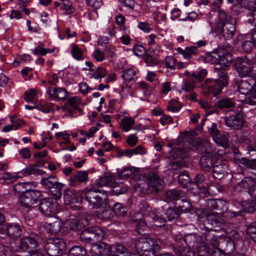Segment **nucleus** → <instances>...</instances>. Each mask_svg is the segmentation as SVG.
<instances>
[{"mask_svg":"<svg viewBox=\"0 0 256 256\" xmlns=\"http://www.w3.org/2000/svg\"><path fill=\"white\" fill-rule=\"evenodd\" d=\"M231 46L226 49L218 47L209 52V70L216 74L217 78H209V97H217L228 84V75L226 72L234 60Z\"/></svg>","mask_w":256,"mask_h":256,"instance_id":"obj_1","label":"nucleus"},{"mask_svg":"<svg viewBox=\"0 0 256 256\" xmlns=\"http://www.w3.org/2000/svg\"><path fill=\"white\" fill-rule=\"evenodd\" d=\"M240 185L249 194L251 198L242 202V210L230 212L229 214L231 218L242 217L246 212H256V182L250 177H246L241 181Z\"/></svg>","mask_w":256,"mask_h":256,"instance_id":"obj_2","label":"nucleus"},{"mask_svg":"<svg viewBox=\"0 0 256 256\" xmlns=\"http://www.w3.org/2000/svg\"><path fill=\"white\" fill-rule=\"evenodd\" d=\"M209 212V256H226V252L222 249L220 246L223 238L220 234V230H223L224 220L218 218L210 217Z\"/></svg>","mask_w":256,"mask_h":256,"instance_id":"obj_3","label":"nucleus"},{"mask_svg":"<svg viewBox=\"0 0 256 256\" xmlns=\"http://www.w3.org/2000/svg\"><path fill=\"white\" fill-rule=\"evenodd\" d=\"M197 134L195 130H190L186 131L182 133V142H186L184 146L180 144V146L178 148H174L172 151V155L174 158H178L182 157L181 154L183 150L187 149H192L200 154L206 152L208 147V142L204 140H198L193 142L192 146L190 144L188 140L191 139L192 136H194Z\"/></svg>","mask_w":256,"mask_h":256,"instance_id":"obj_4","label":"nucleus"},{"mask_svg":"<svg viewBox=\"0 0 256 256\" xmlns=\"http://www.w3.org/2000/svg\"><path fill=\"white\" fill-rule=\"evenodd\" d=\"M84 194L88 202L96 208H100L108 198V193L106 190L94 185L86 188L84 192Z\"/></svg>","mask_w":256,"mask_h":256,"instance_id":"obj_5","label":"nucleus"},{"mask_svg":"<svg viewBox=\"0 0 256 256\" xmlns=\"http://www.w3.org/2000/svg\"><path fill=\"white\" fill-rule=\"evenodd\" d=\"M136 250L138 256H154L160 249L156 240L150 238H140L134 242Z\"/></svg>","mask_w":256,"mask_h":256,"instance_id":"obj_6","label":"nucleus"},{"mask_svg":"<svg viewBox=\"0 0 256 256\" xmlns=\"http://www.w3.org/2000/svg\"><path fill=\"white\" fill-rule=\"evenodd\" d=\"M236 20H232V22H227L223 25L220 24V28L212 27L209 34L218 40H228L232 39L236 32Z\"/></svg>","mask_w":256,"mask_h":256,"instance_id":"obj_7","label":"nucleus"},{"mask_svg":"<svg viewBox=\"0 0 256 256\" xmlns=\"http://www.w3.org/2000/svg\"><path fill=\"white\" fill-rule=\"evenodd\" d=\"M184 240L189 248L196 250L200 256H207L208 254V247L200 236L193 234H187Z\"/></svg>","mask_w":256,"mask_h":256,"instance_id":"obj_8","label":"nucleus"},{"mask_svg":"<svg viewBox=\"0 0 256 256\" xmlns=\"http://www.w3.org/2000/svg\"><path fill=\"white\" fill-rule=\"evenodd\" d=\"M232 55H233L232 54ZM234 60L230 64H232V68L237 72L238 76L241 78L250 77V64L252 60L248 56L238 57L236 60L232 56Z\"/></svg>","mask_w":256,"mask_h":256,"instance_id":"obj_9","label":"nucleus"},{"mask_svg":"<svg viewBox=\"0 0 256 256\" xmlns=\"http://www.w3.org/2000/svg\"><path fill=\"white\" fill-rule=\"evenodd\" d=\"M212 138L216 144L226 149L229 146V136L223 131L218 130L217 124L213 123L210 128H209V137Z\"/></svg>","mask_w":256,"mask_h":256,"instance_id":"obj_10","label":"nucleus"},{"mask_svg":"<svg viewBox=\"0 0 256 256\" xmlns=\"http://www.w3.org/2000/svg\"><path fill=\"white\" fill-rule=\"evenodd\" d=\"M226 125L233 130H240L244 124V114L242 110H232L224 118Z\"/></svg>","mask_w":256,"mask_h":256,"instance_id":"obj_11","label":"nucleus"},{"mask_svg":"<svg viewBox=\"0 0 256 256\" xmlns=\"http://www.w3.org/2000/svg\"><path fill=\"white\" fill-rule=\"evenodd\" d=\"M44 250L49 256H58L66 248V244L62 238L50 239L44 245Z\"/></svg>","mask_w":256,"mask_h":256,"instance_id":"obj_12","label":"nucleus"},{"mask_svg":"<svg viewBox=\"0 0 256 256\" xmlns=\"http://www.w3.org/2000/svg\"><path fill=\"white\" fill-rule=\"evenodd\" d=\"M40 192L34 190L24 192L20 195L19 198L20 204L26 208H34L38 202V198L40 196Z\"/></svg>","mask_w":256,"mask_h":256,"instance_id":"obj_13","label":"nucleus"},{"mask_svg":"<svg viewBox=\"0 0 256 256\" xmlns=\"http://www.w3.org/2000/svg\"><path fill=\"white\" fill-rule=\"evenodd\" d=\"M58 203L51 198L42 200L38 204V210L42 214L50 216H52L57 210Z\"/></svg>","mask_w":256,"mask_h":256,"instance_id":"obj_14","label":"nucleus"},{"mask_svg":"<svg viewBox=\"0 0 256 256\" xmlns=\"http://www.w3.org/2000/svg\"><path fill=\"white\" fill-rule=\"evenodd\" d=\"M22 230L20 224L18 223L6 222L0 228V234H4L14 238L21 236Z\"/></svg>","mask_w":256,"mask_h":256,"instance_id":"obj_15","label":"nucleus"},{"mask_svg":"<svg viewBox=\"0 0 256 256\" xmlns=\"http://www.w3.org/2000/svg\"><path fill=\"white\" fill-rule=\"evenodd\" d=\"M84 198V191L67 190L64 194V199L66 204L70 205L74 204H81Z\"/></svg>","mask_w":256,"mask_h":256,"instance_id":"obj_16","label":"nucleus"},{"mask_svg":"<svg viewBox=\"0 0 256 256\" xmlns=\"http://www.w3.org/2000/svg\"><path fill=\"white\" fill-rule=\"evenodd\" d=\"M211 210H216L220 211V212H223L228 210V202L226 200L220 198H209V212L210 217L222 220L217 216H214L211 212ZM223 220H224V219Z\"/></svg>","mask_w":256,"mask_h":256,"instance_id":"obj_17","label":"nucleus"},{"mask_svg":"<svg viewBox=\"0 0 256 256\" xmlns=\"http://www.w3.org/2000/svg\"><path fill=\"white\" fill-rule=\"evenodd\" d=\"M88 180V174L86 171H78L72 174L68 180V185L71 186H78L82 182Z\"/></svg>","mask_w":256,"mask_h":256,"instance_id":"obj_18","label":"nucleus"},{"mask_svg":"<svg viewBox=\"0 0 256 256\" xmlns=\"http://www.w3.org/2000/svg\"><path fill=\"white\" fill-rule=\"evenodd\" d=\"M136 72L134 68H130L123 70L121 78L122 79V83L127 87H130L137 80Z\"/></svg>","mask_w":256,"mask_h":256,"instance_id":"obj_19","label":"nucleus"},{"mask_svg":"<svg viewBox=\"0 0 256 256\" xmlns=\"http://www.w3.org/2000/svg\"><path fill=\"white\" fill-rule=\"evenodd\" d=\"M90 253L94 256H110L112 254L110 246L103 242L92 246Z\"/></svg>","mask_w":256,"mask_h":256,"instance_id":"obj_20","label":"nucleus"},{"mask_svg":"<svg viewBox=\"0 0 256 256\" xmlns=\"http://www.w3.org/2000/svg\"><path fill=\"white\" fill-rule=\"evenodd\" d=\"M212 154L209 152V160L210 161V166H209V172H212V176L214 178L220 179V178H218L216 176V174L218 176L222 174L224 172V166L220 164V162H218L217 160L216 162L213 161V158H212Z\"/></svg>","mask_w":256,"mask_h":256,"instance_id":"obj_21","label":"nucleus"},{"mask_svg":"<svg viewBox=\"0 0 256 256\" xmlns=\"http://www.w3.org/2000/svg\"><path fill=\"white\" fill-rule=\"evenodd\" d=\"M212 12H214V13L215 12H218V20L214 24H212L211 22H209V26H210L211 29H212V27L220 28V24L224 25L227 22H232V20H235L232 18L225 10H222L220 8H219L218 10H213Z\"/></svg>","mask_w":256,"mask_h":256,"instance_id":"obj_22","label":"nucleus"},{"mask_svg":"<svg viewBox=\"0 0 256 256\" xmlns=\"http://www.w3.org/2000/svg\"><path fill=\"white\" fill-rule=\"evenodd\" d=\"M241 46L243 52L245 53H250L252 50L256 48V44L250 39L249 40L243 38L242 36H238L236 42V46Z\"/></svg>","mask_w":256,"mask_h":256,"instance_id":"obj_23","label":"nucleus"},{"mask_svg":"<svg viewBox=\"0 0 256 256\" xmlns=\"http://www.w3.org/2000/svg\"><path fill=\"white\" fill-rule=\"evenodd\" d=\"M47 92L54 99L64 100L68 96L66 89L62 88H50Z\"/></svg>","mask_w":256,"mask_h":256,"instance_id":"obj_24","label":"nucleus"},{"mask_svg":"<svg viewBox=\"0 0 256 256\" xmlns=\"http://www.w3.org/2000/svg\"><path fill=\"white\" fill-rule=\"evenodd\" d=\"M148 184L156 192L160 190L162 188V182L159 176L154 172H150L148 176Z\"/></svg>","mask_w":256,"mask_h":256,"instance_id":"obj_25","label":"nucleus"},{"mask_svg":"<svg viewBox=\"0 0 256 256\" xmlns=\"http://www.w3.org/2000/svg\"><path fill=\"white\" fill-rule=\"evenodd\" d=\"M105 236V232L102 229L98 226L92 228L90 244H98V242L102 241Z\"/></svg>","mask_w":256,"mask_h":256,"instance_id":"obj_26","label":"nucleus"},{"mask_svg":"<svg viewBox=\"0 0 256 256\" xmlns=\"http://www.w3.org/2000/svg\"><path fill=\"white\" fill-rule=\"evenodd\" d=\"M35 186L34 182H20L14 186V190L18 194H22L24 192L34 190Z\"/></svg>","mask_w":256,"mask_h":256,"instance_id":"obj_27","label":"nucleus"},{"mask_svg":"<svg viewBox=\"0 0 256 256\" xmlns=\"http://www.w3.org/2000/svg\"><path fill=\"white\" fill-rule=\"evenodd\" d=\"M115 180L114 176H106L98 179L94 186L101 188L102 186H113L114 184Z\"/></svg>","mask_w":256,"mask_h":256,"instance_id":"obj_28","label":"nucleus"},{"mask_svg":"<svg viewBox=\"0 0 256 256\" xmlns=\"http://www.w3.org/2000/svg\"><path fill=\"white\" fill-rule=\"evenodd\" d=\"M41 184L47 188H51L54 186L60 188L64 186L62 184L58 182L56 178L54 176L42 178L41 180Z\"/></svg>","mask_w":256,"mask_h":256,"instance_id":"obj_29","label":"nucleus"},{"mask_svg":"<svg viewBox=\"0 0 256 256\" xmlns=\"http://www.w3.org/2000/svg\"><path fill=\"white\" fill-rule=\"evenodd\" d=\"M146 218H148V220L152 225L156 227L163 226L165 225L166 222V219L152 212L148 216H146Z\"/></svg>","mask_w":256,"mask_h":256,"instance_id":"obj_30","label":"nucleus"},{"mask_svg":"<svg viewBox=\"0 0 256 256\" xmlns=\"http://www.w3.org/2000/svg\"><path fill=\"white\" fill-rule=\"evenodd\" d=\"M236 104V103L230 98H224L218 100L216 104V106L222 110H230Z\"/></svg>","mask_w":256,"mask_h":256,"instance_id":"obj_31","label":"nucleus"},{"mask_svg":"<svg viewBox=\"0 0 256 256\" xmlns=\"http://www.w3.org/2000/svg\"><path fill=\"white\" fill-rule=\"evenodd\" d=\"M252 84L246 80H241L238 86V92L242 94H252Z\"/></svg>","mask_w":256,"mask_h":256,"instance_id":"obj_32","label":"nucleus"},{"mask_svg":"<svg viewBox=\"0 0 256 256\" xmlns=\"http://www.w3.org/2000/svg\"><path fill=\"white\" fill-rule=\"evenodd\" d=\"M111 255L115 256H124L126 254H129L127 252V248L122 244H116L110 246Z\"/></svg>","mask_w":256,"mask_h":256,"instance_id":"obj_33","label":"nucleus"},{"mask_svg":"<svg viewBox=\"0 0 256 256\" xmlns=\"http://www.w3.org/2000/svg\"><path fill=\"white\" fill-rule=\"evenodd\" d=\"M134 124V120L130 117L125 116L120 121V128L125 132H128Z\"/></svg>","mask_w":256,"mask_h":256,"instance_id":"obj_34","label":"nucleus"},{"mask_svg":"<svg viewBox=\"0 0 256 256\" xmlns=\"http://www.w3.org/2000/svg\"><path fill=\"white\" fill-rule=\"evenodd\" d=\"M86 224L78 222L76 218L70 219L66 222V228L72 230H80Z\"/></svg>","mask_w":256,"mask_h":256,"instance_id":"obj_35","label":"nucleus"},{"mask_svg":"<svg viewBox=\"0 0 256 256\" xmlns=\"http://www.w3.org/2000/svg\"><path fill=\"white\" fill-rule=\"evenodd\" d=\"M86 252L84 248L75 246L70 249L68 256H86Z\"/></svg>","mask_w":256,"mask_h":256,"instance_id":"obj_36","label":"nucleus"},{"mask_svg":"<svg viewBox=\"0 0 256 256\" xmlns=\"http://www.w3.org/2000/svg\"><path fill=\"white\" fill-rule=\"evenodd\" d=\"M61 226V222L57 220L52 222H46V228L49 232L56 234L60 230Z\"/></svg>","mask_w":256,"mask_h":256,"instance_id":"obj_37","label":"nucleus"},{"mask_svg":"<svg viewBox=\"0 0 256 256\" xmlns=\"http://www.w3.org/2000/svg\"><path fill=\"white\" fill-rule=\"evenodd\" d=\"M233 153L235 161L244 168L246 164L247 163L248 158L246 156H243L242 154L236 148H234L233 149Z\"/></svg>","mask_w":256,"mask_h":256,"instance_id":"obj_38","label":"nucleus"},{"mask_svg":"<svg viewBox=\"0 0 256 256\" xmlns=\"http://www.w3.org/2000/svg\"><path fill=\"white\" fill-rule=\"evenodd\" d=\"M40 170L37 165H30L25 168L22 169L20 173L24 176H28L31 174H40Z\"/></svg>","mask_w":256,"mask_h":256,"instance_id":"obj_39","label":"nucleus"},{"mask_svg":"<svg viewBox=\"0 0 256 256\" xmlns=\"http://www.w3.org/2000/svg\"><path fill=\"white\" fill-rule=\"evenodd\" d=\"M244 8V11L248 10L250 16L256 19V0L248 1Z\"/></svg>","mask_w":256,"mask_h":256,"instance_id":"obj_40","label":"nucleus"},{"mask_svg":"<svg viewBox=\"0 0 256 256\" xmlns=\"http://www.w3.org/2000/svg\"><path fill=\"white\" fill-rule=\"evenodd\" d=\"M191 180H192L190 178L187 171H183L178 176V184L183 187H186L187 184L190 183Z\"/></svg>","mask_w":256,"mask_h":256,"instance_id":"obj_41","label":"nucleus"},{"mask_svg":"<svg viewBox=\"0 0 256 256\" xmlns=\"http://www.w3.org/2000/svg\"><path fill=\"white\" fill-rule=\"evenodd\" d=\"M224 1L226 2V0H209V18L212 15V11L218 10Z\"/></svg>","mask_w":256,"mask_h":256,"instance_id":"obj_42","label":"nucleus"},{"mask_svg":"<svg viewBox=\"0 0 256 256\" xmlns=\"http://www.w3.org/2000/svg\"><path fill=\"white\" fill-rule=\"evenodd\" d=\"M148 226L144 220L140 219L136 226V230L140 234L145 235L148 230Z\"/></svg>","mask_w":256,"mask_h":256,"instance_id":"obj_43","label":"nucleus"},{"mask_svg":"<svg viewBox=\"0 0 256 256\" xmlns=\"http://www.w3.org/2000/svg\"><path fill=\"white\" fill-rule=\"evenodd\" d=\"M181 191L178 190H170L166 192V198L170 200H177L180 198L181 196Z\"/></svg>","mask_w":256,"mask_h":256,"instance_id":"obj_44","label":"nucleus"},{"mask_svg":"<svg viewBox=\"0 0 256 256\" xmlns=\"http://www.w3.org/2000/svg\"><path fill=\"white\" fill-rule=\"evenodd\" d=\"M196 84V81L192 78H190L186 79L184 82L182 89L186 92H189L194 89L195 87Z\"/></svg>","mask_w":256,"mask_h":256,"instance_id":"obj_45","label":"nucleus"},{"mask_svg":"<svg viewBox=\"0 0 256 256\" xmlns=\"http://www.w3.org/2000/svg\"><path fill=\"white\" fill-rule=\"evenodd\" d=\"M80 104V99L78 97H72L68 99L67 103L62 108L64 109L66 106H69L74 110H78L79 111H81V109L78 108Z\"/></svg>","mask_w":256,"mask_h":256,"instance_id":"obj_46","label":"nucleus"},{"mask_svg":"<svg viewBox=\"0 0 256 256\" xmlns=\"http://www.w3.org/2000/svg\"><path fill=\"white\" fill-rule=\"evenodd\" d=\"M196 48L195 46L187 47L184 50H181L180 52L182 54L184 58L190 60L192 58V56L195 54Z\"/></svg>","mask_w":256,"mask_h":256,"instance_id":"obj_47","label":"nucleus"},{"mask_svg":"<svg viewBox=\"0 0 256 256\" xmlns=\"http://www.w3.org/2000/svg\"><path fill=\"white\" fill-rule=\"evenodd\" d=\"M71 54L74 58L77 60L83 59L82 52L80 48L76 44H72V50Z\"/></svg>","mask_w":256,"mask_h":256,"instance_id":"obj_48","label":"nucleus"},{"mask_svg":"<svg viewBox=\"0 0 256 256\" xmlns=\"http://www.w3.org/2000/svg\"><path fill=\"white\" fill-rule=\"evenodd\" d=\"M92 228H87L84 230L80 235V238L82 242L90 244Z\"/></svg>","mask_w":256,"mask_h":256,"instance_id":"obj_49","label":"nucleus"},{"mask_svg":"<svg viewBox=\"0 0 256 256\" xmlns=\"http://www.w3.org/2000/svg\"><path fill=\"white\" fill-rule=\"evenodd\" d=\"M221 230H220V234H222V237L223 238V240H222L220 246L222 244H226L227 250H230V251L233 250L236 248V245L234 241L231 238L224 239L223 234H222Z\"/></svg>","mask_w":256,"mask_h":256,"instance_id":"obj_50","label":"nucleus"},{"mask_svg":"<svg viewBox=\"0 0 256 256\" xmlns=\"http://www.w3.org/2000/svg\"><path fill=\"white\" fill-rule=\"evenodd\" d=\"M113 210L118 216H124L126 212V208L120 203L117 202L113 206Z\"/></svg>","mask_w":256,"mask_h":256,"instance_id":"obj_51","label":"nucleus"},{"mask_svg":"<svg viewBox=\"0 0 256 256\" xmlns=\"http://www.w3.org/2000/svg\"><path fill=\"white\" fill-rule=\"evenodd\" d=\"M144 62L146 66H154L158 64L159 60L158 58L150 54H148L144 58Z\"/></svg>","mask_w":256,"mask_h":256,"instance_id":"obj_52","label":"nucleus"},{"mask_svg":"<svg viewBox=\"0 0 256 256\" xmlns=\"http://www.w3.org/2000/svg\"><path fill=\"white\" fill-rule=\"evenodd\" d=\"M246 232L250 238L256 243V226L252 224L247 226Z\"/></svg>","mask_w":256,"mask_h":256,"instance_id":"obj_53","label":"nucleus"},{"mask_svg":"<svg viewBox=\"0 0 256 256\" xmlns=\"http://www.w3.org/2000/svg\"><path fill=\"white\" fill-rule=\"evenodd\" d=\"M37 92L34 89H30L25 92L24 100L26 102H30L36 98Z\"/></svg>","mask_w":256,"mask_h":256,"instance_id":"obj_54","label":"nucleus"},{"mask_svg":"<svg viewBox=\"0 0 256 256\" xmlns=\"http://www.w3.org/2000/svg\"><path fill=\"white\" fill-rule=\"evenodd\" d=\"M62 4L61 8L66 12V14H70L72 12L74 8L72 6V2L69 0H64Z\"/></svg>","mask_w":256,"mask_h":256,"instance_id":"obj_55","label":"nucleus"},{"mask_svg":"<svg viewBox=\"0 0 256 256\" xmlns=\"http://www.w3.org/2000/svg\"><path fill=\"white\" fill-rule=\"evenodd\" d=\"M180 108V103L178 100H171L168 102V109L170 111H172V112H178Z\"/></svg>","mask_w":256,"mask_h":256,"instance_id":"obj_56","label":"nucleus"},{"mask_svg":"<svg viewBox=\"0 0 256 256\" xmlns=\"http://www.w3.org/2000/svg\"><path fill=\"white\" fill-rule=\"evenodd\" d=\"M208 74V72L206 69L202 68L198 71L197 73L192 72V76L198 80V81H201L206 77Z\"/></svg>","mask_w":256,"mask_h":256,"instance_id":"obj_57","label":"nucleus"},{"mask_svg":"<svg viewBox=\"0 0 256 256\" xmlns=\"http://www.w3.org/2000/svg\"><path fill=\"white\" fill-rule=\"evenodd\" d=\"M86 2L88 6L91 7L95 10L98 9L102 4V0H86Z\"/></svg>","mask_w":256,"mask_h":256,"instance_id":"obj_58","label":"nucleus"},{"mask_svg":"<svg viewBox=\"0 0 256 256\" xmlns=\"http://www.w3.org/2000/svg\"><path fill=\"white\" fill-rule=\"evenodd\" d=\"M106 75V68L103 67H98L94 72L93 76L95 79L98 80L104 78Z\"/></svg>","mask_w":256,"mask_h":256,"instance_id":"obj_59","label":"nucleus"},{"mask_svg":"<svg viewBox=\"0 0 256 256\" xmlns=\"http://www.w3.org/2000/svg\"><path fill=\"white\" fill-rule=\"evenodd\" d=\"M132 174L131 168H126L123 169L118 174V176L120 179L126 180Z\"/></svg>","mask_w":256,"mask_h":256,"instance_id":"obj_60","label":"nucleus"},{"mask_svg":"<svg viewBox=\"0 0 256 256\" xmlns=\"http://www.w3.org/2000/svg\"><path fill=\"white\" fill-rule=\"evenodd\" d=\"M92 56L94 59L98 62H101L106 58L104 52L101 51L99 48H96L94 50L92 54Z\"/></svg>","mask_w":256,"mask_h":256,"instance_id":"obj_61","label":"nucleus"},{"mask_svg":"<svg viewBox=\"0 0 256 256\" xmlns=\"http://www.w3.org/2000/svg\"><path fill=\"white\" fill-rule=\"evenodd\" d=\"M158 40L159 38L156 34H150L147 38L148 45L150 46L149 48H152V46L157 44Z\"/></svg>","mask_w":256,"mask_h":256,"instance_id":"obj_62","label":"nucleus"},{"mask_svg":"<svg viewBox=\"0 0 256 256\" xmlns=\"http://www.w3.org/2000/svg\"><path fill=\"white\" fill-rule=\"evenodd\" d=\"M244 168L254 170L255 172H253L256 176V158H248Z\"/></svg>","mask_w":256,"mask_h":256,"instance_id":"obj_63","label":"nucleus"},{"mask_svg":"<svg viewBox=\"0 0 256 256\" xmlns=\"http://www.w3.org/2000/svg\"><path fill=\"white\" fill-rule=\"evenodd\" d=\"M176 62V59L174 57L171 56H167L165 60V64L166 67L170 70L175 69Z\"/></svg>","mask_w":256,"mask_h":256,"instance_id":"obj_64","label":"nucleus"}]
</instances>
